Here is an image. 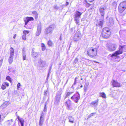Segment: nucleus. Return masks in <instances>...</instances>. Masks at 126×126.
<instances>
[{
    "label": "nucleus",
    "mask_w": 126,
    "mask_h": 126,
    "mask_svg": "<svg viewBox=\"0 0 126 126\" xmlns=\"http://www.w3.org/2000/svg\"><path fill=\"white\" fill-rule=\"evenodd\" d=\"M123 47L122 46H120L119 47V49L117 51H116L114 53L109 55V56H110L112 57V58L116 59L118 58L119 57L118 56L119 54H121L123 52Z\"/></svg>",
    "instance_id": "nucleus-1"
},
{
    "label": "nucleus",
    "mask_w": 126,
    "mask_h": 126,
    "mask_svg": "<svg viewBox=\"0 0 126 126\" xmlns=\"http://www.w3.org/2000/svg\"><path fill=\"white\" fill-rule=\"evenodd\" d=\"M88 55L91 57H94L96 55L97 51L96 49L91 47L88 49L87 50Z\"/></svg>",
    "instance_id": "nucleus-2"
},
{
    "label": "nucleus",
    "mask_w": 126,
    "mask_h": 126,
    "mask_svg": "<svg viewBox=\"0 0 126 126\" xmlns=\"http://www.w3.org/2000/svg\"><path fill=\"white\" fill-rule=\"evenodd\" d=\"M55 26L54 24H52L50 25L45 30L44 33L46 35L52 34L53 30L55 28Z\"/></svg>",
    "instance_id": "nucleus-3"
},
{
    "label": "nucleus",
    "mask_w": 126,
    "mask_h": 126,
    "mask_svg": "<svg viewBox=\"0 0 126 126\" xmlns=\"http://www.w3.org/2000/svg\"><path fill=\"white\" fill-rule=\"evenodd\" d=\"M80 98V94L78 93H77L74 94V95L71 98V99L76 103L78 102V100Z\"/></svg>",
    "instance_id": "nucleus-4"
},
{
    "label": "nucleus",
    "mask_w": 126,
    "mask_h": 126,
    "mask_svg": "<svg viewBox=\"0 0 126 126\" xmlns=\"http://www.w3.org/2000/svg\"><path fill=\"white\" fill-rule=\"evenodd\" d=\"M10 56L8 59L9 63L11 64L13 62V59L14 54V50L13 48L12 47L10 48Z\"/></svg>",
    "instance_id": "nucleus-5"
},
{
    "label": "nucleus",
    "mask_w": 126,
    "mask_h": 126,
    "mask_svg": "<svg viewBox=\"0 0 126 126\" xmlns=\"http://www.w3.org/2000/svg\"><path fill=\"white\" fill-rule=\"evenodd\" d=\"M62 94L61 92H58L57 93L56 96L55 97L56 100L55 102V103L58 105L60 102L61 99V95Z\"/></svg>",
    "instance_id": "nucleus-6"
},
{
    "label": "nucleus",
    "mask_w": 126,
    "mask_h": 126,
    "mask_svg": "<svg viewBox=\"0 0 126 126\" xmlns=\"http://www.w3.org/2000/svg\"><path fill=\"white\" fill-rule=\"evenodd\" d=\"M111 83L113 87H121L122 86L120 83L114 80H113L111 81Z\"/></svg>",
    "instance_id": "nucleus-7"
},
{
    "label": "nucleus",
    "mask_w": 126,
    "mask_h": 126,
    "mask_svg": "<svg viewBox=\"0 0 126 126\" xmlns=\"http://www.w3.org/2000/svg\"><path fill=\"white\" fill-rule=\"evenodd\" d=\"M38 63L39 67L42 68H44L46 66V62L41 59H40L38 62Z\"/></svg>",
    "instance_id": "nucleus-8"
},
{
    "label": "nucleus",
    "mask_w": 126,
    "mask_h": 126,
    "mask_svg": "<svg viewBox=\"0 0 126 126\" xmlns=\"http://www.w3.org/2000/svg\"><path fill=\"white\" fill-rule=\"evenodd\" d=\"M41 24L40 23L38 24L37 26V31L36 33V35L37 36H39L41 33Z\"/></svg>",
    "instance_id": "nucleus-9"
},
{
    "label": "nucleus",
    "mask_w": 126,
    "mask_h": 126,
    "mask_svg": "<svg viewBox=\"0 0 126 126\" xmlns=\"http://www.w3.org/2000/svg\"><path fill=\"white\" fill-rule=\"evenodd\" d=\"M34 49L33 48L32 52V55L33 58H35L40 55V53L35 52L34 50Z\"/></svg>",
    "instance_id": "nucleus-10"
},
{
    "label": "nucleus",
    "mask_w": 126,
    "mask_h": 126,
    "mask_svg": "<svg viewBox=\"0 0 126 126\" xmlns=\"http://www.w3.org/2000/svg\"><path fill=\"white\" fill-rule=\"evenodd\" d=\"M117 45L115 44H110L108 47V48L109 50L110 51H114L116 48Z\"/></svg>",
    "instance_id": "nucleus-11"
},
{
    "label": "nucleus",
    "mask_w": 126,
    "mask_h": 126,
    "mask_svg": "<svg viewBox=\"0 0 126 126\" xmlns=\"http://www.w3.org/2000/svg\"><path fill=\"white\" fill-rule=\"evenodd\" d=\"M83 12H80L79 11H76L75 13L74 18H79Z\"/></svg>",
    "instance_id": "nucleus-12"
},
{
    "label": "nucleus",
    "mask_w": 126,
    "mask_h": 126,
    "mask_svg": "<svg viewBox=\"0 0 126 126\" xmlns=\"http://www.w3.org/2000/svg\"><path fill=\"white\" fill-rule=\"evenodd\" d=\"M34 19L32 17H27L24 19L25 22V25H26L28 22L31 20H33Z\"/></svg>",
    "instance_id": "nucleus-13"
},
{
    "label": "nucleus",
    "mask_w": 126,
    "mask_h": 126,
    "mask_svg": "<svg viewBox=\"0 0 126 126\" xmlns=\"http://www.w3.org/2000/svg\"><path fill=\"white\" fill-rule=\"evenodd\" d=\"M98 99H97L96 100H95L92 102L91 103V105L92 107H96L98 105Z\"/></svg>",
    "instance_id": "nucleus-14"
},
{
    "label": "nucleus",
    "mask_w": 126,
    "mask_h": 126,
    "mask_svg": "<svg viewBox=\"0 0 126 126\" xmlns=\"http://www.w3.org/2000/svg\"><path fill=\"white\" fill-rule=\"evenodd\" d=\"M119 7L122 8H126V1H124L121 3Z\"/></svg>",
    "instance_id": "nucleus-15"
},
{
    "label": "nucleus",
    "mask_w": 126,
    "mask_h": 126,
    "mask_svg": "<svg viewBox=\"0 0 126 126\" xmlns=\"http://www.w3.org/2000/svg\"><path fill=\"white\" fill-rule=\"evenodd\" d=\"M17 118L19 121L21 126H24V119L21 118H20L19 116L17 115Z\"/></svg>",
    "instance_id": "nucleus-16"
},
{
    "label": "nucleus",
    "mask_w": 126,
    "mask_h": 126,
    "mask_svg": "<svg viewBox=\"0 0 126 126\" xmlns=\"http://www.w3.org/2000/svg\"><path fill=\"white\" fill-rule=\"evenodd\" d=\"M110 33L109 29L107 27L105 28L103 30V32L102 33Z\"/></svg>",
    "instance_id": "nucleus-17"
},
{
    "label": "nucleus",
    "mask_w": 126,
    "mask_h": 126,
    "mask_svg": "<svg viewBox=\"0 0 126 126\" xmlns=\"http://www.w3.org/2000/svg\"><path fill=\"white\" fill-rule=\"evenodd\" d=\"M67 109L68 110L70 109L71 108V101L70 100H68L66 102Z\"/></svg>",
    "instance_id": "nucleus-18"
},
{
    "label": "nucleus",
    "mask_w": 126,
    "mask_h": 126,
    "mask_svg": "<svg viewBox=\"0 0 126 126\" xmlns=\"http://www.w3.org/2000/svg\"><path fill=\"white\" fill-rule=\"evenodd\" d=\"M80 39V36L79 35H77V34H75L74 37V40L75 41H77Z\"/></svg>",
    "instance_id": "nucleus-19"
},
{
    "label": "nucleus",
    "mask_w": 126,
    "mask_h": 126,
    "mask_svg": "<svg viewBox=\"0 0 126 126\" xmlns=\"http://www.w3.org/2000/svg\"><path fill=\"white\" fill-rule=\"evenodd\" d=\"M69 122L72 123H74V119L72 116H70L68 117Z\"/></svg>",
    "instance_id": "nucleus-20"
},
{
    "label": "nucleus",
    "mask_w": 126,
    "mask_h": 126,
    "mask_svg": "<svg viewBox=\"0 0 126 126\" xmlns=\"http://www.w3.org/2000/svg\"><path fill=\"white\" fill-rule=\"evenodd\" d=\"M104 8H100L99 11L101 16H104L105 14Z\"/></svg>",
    "instance_id": "nucleus-21"
},
{
    "label": "nucleus",
    "mask_w": 126,
    "mask_h": 126,
    "mask_svg": "<svg viewBox=\"0 0 126 126\" xmlns=\"http://www.w3.org/2000/svg\"><path fill=\"white\" fill-rule=\"evenodd\" d=\"M44 122V118H40L39 121V126H42Z\"/></svg>",
    "instance_id": "nucleus-22"
},
{
    "label": "nucleus",
    "mask_w": 126,
    "mask_h": 126,
    "mask_svg": "<svg viewBox=\"0 0 126 126\" xmlns=\"http://www.w3.org/2000/svg\"><path fill=\"white\" fill-rule=\"evenodd\" d=\"M110 33H102V35L103 37L105 38H109L110 36Z\"/></svg>",
    "instance_id": "nucleus-23"
},
{
    "label": "nucleus",
    "mask_w": 126,
    "mask_h": 126,
    "mask_svg": "<svg viewBox=\"0 0 126 126\" xmlns=\"http://www.w3.org/2000/svg\"><path fill=\"white\" fill-rule=\"evenodd\" d=\"M7 103H4L0 107V109H4L7 106Z\"/></svg>",
    "instance_id": "nucleus-24"
},
{
    "label": "nucleus",
    "mask_w": 126,
    "mask_h": 126,
    "mask_svg": "<svg viewBox=\"0 0 126 126\" xmlns=\"http://www.w3.org/2000/svg\"><path fill=\"white\" fill-rule=\"evenodd\" d=\"M6 86H8V83L7 82H5L3 83L1 86L2 89H4Z\"/></svg>",
    "instance_id": "nucleus-25"
},
{
    "label": "nucleus",
    "mask_w": 126,
    "mask_h": 126,
    "mask_svg": "<svg viewBox=\"0 0 126 126\" xmlns=\"http://www.w3.org/2000/svg\"><path fill=\"white\" fill-rule=\"evenodd\" d=\"M114 20L112 17H110L109 19V22L111 25H112L114 23Z\"/></svg>",
    "instance_id": "nucleus-26"
},
{
    "label": "nucleus",
    "mask_w": 126,
    "mask_h": 126,
    "mask_svg": "<svg viewBox=\"0 0 126 126\" xmlns=\"http://www.w3.org/2000/svg\"><path fill=\"white\" fill-rule=\"evenodd\" d=\"M23 59V60H26V53L24 51H23L22 52Z\"/></svg>",
    "instance_id": "nucleus-27"
},
{
    "label": "nucleus",
    "mask_w": 126,
    "mask_h": 126,
    "mask_svg": "<svg viewBox=\"0 0 126 126\" xmlns=\"http://www.w3.org/2000/svg\"><path fill=\"white\" fill-rule=\"evenodd\" d=\"M79 18H74V20L75 22V23L77 25H80Z\"/></svg>",
    "instance_id": "nucleus-28"
},
{
    "label": "nucleus",
    "mask_w": 126,
    "mask_h": 126,
    "mask_svg": "<svg viewBox=\"0 0 126 126\" xmlns=\"http://www.w3.org/2000/svg\"><path fill=\"white\" fill-rule=\"evenodd\" d=\"M100 96L104 98H106V94L104 93L103 92L100 93Z\"/></svg>",
    "instance_id": "nucleus-29"
},
{
    "label": "nucleus",
    "mask_w": 126,
    "mask_h": 126,
    "mask_svg": "<svg viewBox=\"0 0 126 126\" xmlns=\"http://www.w3.org/2000/svg\"><path fill=\"white\" fill-rule=\"evenodd\" d=\"M23 34H24L22 36V38L23 40H25L26 39V34L25 33V32H23Z\"/></svg>",
    "instance_id": "nucleus-30"
},
{
    "label": "nucleus",
    "mask_w": 126,
    "mask_h": 126,
    "mask_svg": "<svg viewBox=\"0 0 126 126\" xmlns=\"http://www.w3.org/2000/svg\"><path fill=\"white\" fill-rule=\"evenodd\" d=\"M103 21H102L100 20L99 23L98 24H96V25L97 26H100L101 27H102L103 25Z\"/></svg>",
    "instance_id": "nucleus-31"
},
{
    "label": "nucleus",
    "mask_w": 126,
    "mask_h": 126,
    "mask_svg": "<svg viewBox=\"0 0 126 126\" xmlns=\"http://www.w3.org/2000/svg\"><path fill=\"white\" fill-rule=\"evenodd\" d=\"M117 3L116 2L114 1L113 2L112 4V7L116 8V7Z\"/></svg>",
    "instance_id": "nucleus-32"
},
{
    "label": "nucleus",
    "mask_w": 126,
    "mask_h": 126,
    "mask_svg": "<svg viewBox=\"0 0 126 126\" xmlns=\"http://www.w3.org/2000/svg\"><path fill=\"white\" fill-rule=\"evenodd\" d=\"M41 47H42V50H44L46 49V47L44 44L43 43H42L41 44Z\"/></svg>",
    "instance_id": "nucleus-33"
},
{
    "label": "nucleus",
    "mask_w": 126,
    "mask_h": 126,
    "mask_svg": "<svg viewBox=\"0 0 126 126\" xmlns=\"http://www.w3.org/2000/svg\"><path fill=\"white\" fill-rule=\"evenodd\" d=\"M73 93V92H68L66 95V96L65 97V98L66 97H68L69 96V95H71V94H72Z\"/></svg>",
    "instance_id": "nucleus-34"
},
{
    "label": "nucleus",
    "mask_w": 126,
    "mask_h": 126,
    "mask_svg": "<svg viewBox=\"0 0 126 126\" xmlns=\"http://www.w3.org/2000/svg\"><path fill=\"white\" fill-rule=\"evenodd\" d=\"M47 44L49 46H52L53 44L52 42L50 40H49Z\"/></svg>",
    "instance_id": "nucleus-35"
},
{
    "label": "nucleus",
    "mask_w": 126,
    "mask_h": 126,
    "mask_svg": "<svg viewBox=\"0 0 126 126\" xmlns=\"http://www.w3.org/2000/svg\"><path fill=\"white\" fill-rule=\"evenodd\" d=\"M118 9L120 13H122L125 10V9H123L124 8H118Z\"/></svg>",
    "instance_id": "nucleus-36"
},
{
    "label": "nucleus",
    "mask_w": 126,
    "mask_h": 126,
    "mask_svg": "<svg viewBox=\"0 0 126 126\" xmlns=\"http://www.w3.org/2000/svg\"><path fill=\"white\" fill-rule=\"evenodd\" d=\"M47 104H46H46L45 105L44 107V109L43 111L44 112H45L46 111H47Z\"/></svg>",
    "instance_id": "nucleus-37"
},
{
    "label": "nucleus",
    "mask_w": 126,
    "mask_h": 126,
    "mask_svg": "<svg viewBox=\"0 0 126 126\" xmlns=\"http://www.w3.org/2000/svg\"><path fill=\"white\" fill-rule=\"evenodd\" d=\"M78 58L76 57L74 60V64H76L78 62Z\"/></svg>",
    "instance_id": "nucleus-38"
},
{
    "label": "nucleus",
    "mask_w": 126,
    "mask_h": 126,
    "mask_svg": "<svg viewBox=\"0 0 126 126\" xmlns=\"http://www.w3.org/2000/svg\"><path fill=\"white\" fill-rule=\"evenodd\" d=\"M75 34H77V35H79L80 36V32L79 31H77Z\"/></svg>",
    "instance_id": "nucleus-39"
},
{
    "label": "nucleus",
    "mask_w": 126,
    "mask_h": 126,
    "mask_svg": "<svg viewBox=\"0 0 126 126\" xmlns=\"http://www.w3.org/2000/svg\"><path fill=\"white\" fill-rule=\"evenodd\" d=\"M13 120L12 119L8 120V125L11 124L13 122Z\"/></svg>",
    "instance_id": "nucleus-40"
},
{
    "label": "nucleus",
    "mask_w": 126,
    "mask_h": 126,
    "mask_svg": "<svg viewBox=\"0 0 126 126\" xmlns=\"http://www.w3.org/2000/svg\"><path fill=\"white\" fill-rule=\"evenodd\" d=\"M32 14H33L35 15H36V16L37 17L38 14L36 12L33 11L32 12Z\"/></svg>",
    "instance_id": "nucleus-41"
},
{
    "label": "nucleus",
    "mask_w": 126,
    "mask_h": 126,
    "mask_svg": "<svg viewBox=\"0 0 126 126\" xmlns=\"http://www.w3.org/2000/svg\"><path fill=\"white\" fill-rule=\"evenodd\" d=\"M44 115V111H43L41 114V116L40 118H43V116Z\"/></svg>",
    "instance_id": "nucleus-42"
},
{
    "label": "nucleus",
    "mask_w": 126,
    "mask_h": 126,
    "mask_svg": "<svg viewBox=\"0 0 126 126\" xmlns=\"http://www.w3.org/2000/svg\"><path fill=\"white\" fill-rule=\"evenodd\" d=\"M95 114V113H93L90 114L89 116V117H91L92 116L94 115V114Z\"/></svg>",
    "instance_id": "nucleus-43"
},
{
    "label": "nucleus",
    "mask_w": 126,
    "mask_h": 126,
    "mask_svg": "<svg viewBox=\"0 0 126 126\" xmlns=\"http://www.w3.org/2000/svg\"><path fill=\"white\" fill-rule=\"evenodd\" d=\"M3 59H1L0 61V67L2 65V63Z\"/></svg>",
    "instance_id": "nucleus-44"
},
{
    "label": "nucleus",
    "mask_w": 126,
    "mask_h": 126,
    "mask_svg": "<svg viewBox=\"0 0 126 126\" xmlns=\"http://www.w3.org/2000/svg\"><path fill=\"white\" fill-rule=\"evenodd\" d=\"M20 86V83H18L17 85V88L19 89V87Z\"/></svg>",
    "instance_id": "nucleus-45"
},
{
    "label": "nucleus",
    "mask_w": 126,
    "mask_h": 126,
    "mask_svg": "<svg viewBox=\"0 0 126 126\" xmlns=\"http://www.w3.org/2000/svg\"><path fill=\"white\" fill-rule=\"evenodd\" d=\"M8 81H10V82L11 83L12 82V79L10 78V77L8 76Z\"/></svg>",
    "instance_id": "nucleus-46"
},
{
    "label": "nucleus",
    "mask_w": 126,
    "mask_h": 126,
    "mask_svg": "<svg viewBox=\"0 0 126 126\" xmlns=\"http://www.w3.org/2000/svg\"><path fill=\"white\" fill-rule=\"evenodd\" d=\"M51 69H52V66H51L49 68V69L48 70V72H49V73H51Z\"/></svg>",
    "instance_id": "nucleus-47"
},
{
    "label": "nucleus",
    "mask_w": 126,
    "mask_h": 126,
    "mask_svg": "<svg viewBox=\"0 0 126 126\" xmlns=\"http://www.w3.org/2000/svg\"><path fill=\"white\" fill-rule=\"evenodd\" d=\"M87 1H86V2H87V4H86V7H88L90 6V4H89L87 3Z\"/></svg>",
    "instance_id": "nucleus-48"
},
{
    "label": "nucleus",
    "mask_w": 126,
    "mask_h": 126,
    "mask_svg": "<svg viewBox=\"0 0 126 126\" xmlns=\"http://www.w3.org/2000/svg\"><path fill=\"white\" fill-rule=\"evenodd\" d=\"M48 92L47 91L44 92V95L45 96L47 95Z\"/></svg>",
    "instance_id": "nucleus-49"
},
{
    "label": "nucleus",
    "mask_w": 126,
    "mask_h": 126,
    "mask_svg": "<svg viewBox=\"0 0 126 126\" xmlns=\"http://www.w3.org/2000/svg\"><path fill=\"white\" fill-rule=\"evenodd\" d=\"M101 21H103V19H104V16H101Z\"/></svg>",
    "instance_id": "nucleus-50"
},
{
    "label": "nucleus",
    "mask_w": 126,
    "mask_h": 126,
    "mask_svg": "<svg viewBox=\"0 0 126 126\" xmlns=\"http://www.w3.org/2000/svg\"><path fill=\"white\" fill-rule=\"evenodd\" d=\"M87 87L86 86V84H85V87L84 88V90L85 91L87 89Z\"/></svg>",
    "instance_id": "nucleus-51"
},
{
    "label": "nucleus",
    "mask_w": 126,
    "mask_h": 126,
    "mask_svg": "<svg viewBox=\"0 0 126 126\" xmlns=\"http://www.w3.org/2000/svg\"><path fill=\"white\" fill-rule=\"evenodd\" d=\"M16 34H15L14 35V36H13V37L14 39H15L16 37Z\"/></svg>",
    "instance_id": "nucleus-52"
},
{
    "label": "nucleus",
    "mask_w": 126,
    "mask_h": 126,
    "mask_svg": "<svg viewBox=\"0 0 126 126\" xmlns=\"http://www.w3.org/2000/svg\"><path fill=\"white\" fill-rule=\"evenodd\" d=\"M94 0H86L87 1H88L89 2H91L94 1Z\"/></svg>",
    "instance_id": "nucleus-53"
},
{
    "label": "nucleus",
    "mask_w": 126,
    "mask_h": 126,
    "mask_svg": "<svg viewBox=\"0 0 126 126\" xmlns=\"http://www.w3.org/2000/svg\"><path fill=\"white\" fill-rule=\"evenodd\" d=\"M78 79V78L77 77H76L75 78V80L74 81H76V82L77 81V79Z\"/></svg>",
    "instance_id": "nucleus-54"
},
{
    "label": "nucleus",
    "mask_w": 126,
    "mask_h": 126,
    "mask_svg": "<svg viewBox=\"0 0 126 126\" xmlns=\"http://www.w3.org/2000/svg\"><path fill=\"white\" fill-rule=\"evenodd\" d=\"M24 32H25V33H29V32L27 31H24Z\"/></svg>",
    "instance_id": "nucleus-55"
},
{
    "label": "nucleus",
    "mask_w": 126,
    "mask_h": 126,
    "mask_svg": "<svg viewBox=\"0 0 126 126\" xmlns=\"http://www.w3.org/2000/svg\"><path fill=\"white\" fill-rule=\"evenodd\" d=\"M50 73H49V72H48V73L47 76V77H49V74Z\"/></svg>",
    "instance_id": "nucleus-56"
},
{
    "label": "nucleus",
    "mask_w": 126,
    "mask_h": 126,
    "mask_svg": "<svg viewBox=\"0 0 126 126\" xmlns=\"http://www.w3.org/2000/svg\"><path fill=\"white\" fill-rule=\"evenodd\" d=\"M62 37L61 36V35L60 37L59 38V39L60 40H62Z\"/></svg>",
    "instance_id": "nucleus-57"
},
{
    "label": "nucleus",
    "mask_w": 126,
    "mask_h": 126,
    "mask_svg": "<svg viewBox=\"0 0 126 126\" xmlns=\"http://www.w3.org/2000/svg\"><path fill=\"white\" fill-rule=\"evenodd\" d=\"M69 4V3L68 2H66V5L67 6V5Z\"/></svg>",
    "instance_id": "nucleus-58"
},
{
    "label": "nucleus",
    "mask_w": 126,
    "mask_h": 126,
    "mask_svg": "<svg viewBox=\"0 0 126 126\" xmlns=\"http://www.w3.org/2000/svg\"><path fill=\"white\" fill-rule=\"evenodd\" d=\"M76 81H74V84H73V85H75L76 84Z\"/></svg>",
    "instance_id": "nucleus-59"
},
{
    "label": "nucleus",
    "mask_w": 126,
    "mask_h": 126,
    "mask_svg": "<svg viewBox=\"0 0 126 126\" xmlns=\"http://www.w3.org/2000/svg\"><path fill=\"white\" fill-rule=\"evenodd\" d=\"M6 79L7 80H8V76H7L6 77Z\"/></svg>",
    "instance_id": "nucleus-60"
},
{
    "label": "nucleus",
    "mask_w": 126,
    "mask_h": 126,
    "mask_svg": "<svg viewBox=\"0 0 126 126\" xmlns=\"http://www.w3.org/2000/svg\"><path fill=\"white\" fill-rule=\"evenodd\" d=\"M68 81V79L67 80L65 84V85H64V86L67 83V81Z\"/></svg>",
    "instance_id": "nucleus-61"
},
{
    "label": "nucleus",
    "mask_w": 126,
    "mask_h": 126,
    "mask_svg": "<svg viewBox=\"0 0 126 126\" xmlns=\"http://www.w3.org/2000/svg\"><path fill=\"white\" fill-rule=\"evenodd\" d=\"M83 87V86L82 85H81L80 86V87L81 88V87Z\"/></svg>",
    "instance_id": "nucleus-62"
},
{
    "label": "nucleus",
    "mask_w": 126,
    "mask_h": 126,
    "mask_svg": "<svg viewBox=\"0 0 126 126\" xmlns=\"http://www.w3.org/2000/svg\"><path fill=\"white\" fill-rule=\"evenodd\" d=\"M48 77H47V80L48 79Z\"/></svg>",
    "instance_id": "nucleus-63"
},
{
    "label": "nucleus",
    "mask_w": 126,
    "mask_h": 126,
    "mask_svg": "<svg viewBox=\"0 0 126 126\" xmlns=\"http://www.w3.org/2000/svg\"><path fill=\"white\" fill-rule=\"evenodd\" d=\"M17 112H16V116H17Z\"/></svg>",
    "instance_id": "nucleus-64"
}]
</instances>
